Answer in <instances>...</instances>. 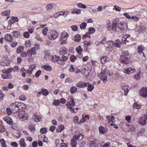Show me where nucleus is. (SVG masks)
Returning <instances> with one entry per match:
<instances>
[{
  "instance_id": "nucleus-1",
  "label": "nucleus",
  "mask_w": 147,
  "mask_h": 147,
  "mask_svg": "<svg viewBox=\"0 0 147 147\" xmlns=\"http://www.w3.org/2000/svg\"><path fill=\"white\" fill-rule=\"evenodd\" d=\"M59 53L61 55V58H60L59 56L54 55L52 56V61L53 62L58 61L59 64L63 65L64 63V50L63 48L60 49Z\"/></svg>"
},
{
  "instance_id": "nucleus-2",
  "label": "nucleus",
  "mask_w": 147,
  "mask_h": 147,
  "mask_svg": "<svg viewBox=\"0 0 147 147\" xmlns=\"http://www.w3.org/2000/svg\"><path fill=\"white\" fill-rule=\"evenodd\" d=\"M107 22V30L111 31L112 32H115L117 30V23L116 22V20L113 21L111 25L110 20H108Z\"/></svg>"
},
{
  "instance_id": "nucleus-3",
  "label": "nucleus",
  "mask_w": 147,
  "mask_h": 147,
  "mask_svg": "<svg viewBox=\"0 0 147 147\" xmlns=\"http://www.w3.org/2000/svg\"><path fill=\"white\" fill-rule=\"evenodd\" d=\"M24 105V104L22 103L16 102L15 103H12L11 106L12 110L13 111L14 113H16L19 111L20 108H22V106Z\"/></svg>"
},
{
  "instance_id": "nucleus-4",
  "label": "nucleus",
  "mask_w": 147,
  "mask_h": 147,
  "mask_svg": "<svg viewBox=\"0 0 147 147\" xmlns=\"http://www.w3.org/2000/svg\"><path fill=\"white\" fill-rule=\"evenodd\" d=\"M12 68H10L6 70H2V72L6 74V75H2V78L4 79L12 78H13L12 76L10 74L12 72Z\"/></svg>"
},
{
  "instance_id": "nucleus-5",
  "label": "nucleus",
  "mask_w": 147,
  "mask_h": 147,
  "mask_svg": "<svg viewBox=\"0 0 147 147\" xmlns=\"http://www.w3.org/2000/svg\"><path fill=\"white\" fill-rule=\"evenodd\" d=\"M58 36V33L54 30H50L48 35L49 38L51 40H54L56 39Z\"/></svg>"
},
{
  "instance_id": "nucleus-6",
  "label": "nucleus",
  "mask_w": 147,
  "mask_h": 147,
  "mask_svg": "<svg viewBox=\"0 0 147 147\" xmlns=\"http://www.w3.org/2000/svg\"><path fill=\"white\" fill-rule=\"evenodd\" d=\"M100 74V79L103 81V83H105L107 81V75L106 73V70H101Z\"/></svg>"
},
{
  "instance_id": "nucleus-7",
  "label": "nucleus",
  "mask_w": 147,
  "mask_h": 147,
  "mask_svg": "<svg viewBox=\"0 0 147 147\" xmlns=\"http://www.w3.org/2000/svg\"><path fill=\"white\" fill-rule=\"evenodd\" d=\"M35 46H37L36 49H38L39 47V45H36ZM36 47H35L34 48H32L31 49L28 50L27 51V55L29 57H31L32 55H35L36 53L35 50L36 49Z\"/></svg>"
},
{
  "instance_id": "nucleus-8",
  "label": "nucleus",
  "mask_w": 147,
  "mask_h": 147,
  "mask_svg": "<svg viewBox=\"0 0 147 147\" xmlns=\"http://www.w3.org/2000/svg\"><path fill=\"white\" fill-rule=\"evenodd\" d=\"M18 117L21 121L24 120L26 119V114L24 111H22L19 113Z\"/></svg>"
},
{
  "instance_id": "nucleus-9",
  "label": "nucleus",
  "mask_w": 147,
  "mask_h": 147,
  "mask_svg": "<svg viewBox=\"0 0 147 147\" xmlns=\"http://www.w3.org/2000/svg\"><path fill=\"white\" fill-rule=\"evenodd\" d=\"M125 25L124 26L123 24L122 23L117 24V28L119 29L121 33H124L126 32V30L125 29Z\"/></svg>"
},
{
  "instance_id": "nucleus-10",
  "label": "nucleus",
  "mask_w": 147,
  "mask_h": 147,
  "mask_svg": "<svg viewBox=\"0 0 147 147\" xmlns=\"http://www.w3.org/2000/svg\"><path fill=\"white\" fill-rule=\"evenodd\" d=\"M140 95L143 97L147 96V88H143L140 89L139 92Z\"/></svg>"
},
{
  "instance_id": "nucleus-11",
  "label": "nucleus",
  "mask_w": 147,
  "mask_h": 147,
  "mask_svg": "<svg viewBox=\"0 0 147 147\" xmlns=\"http://www.w3.org/2000/svg\"><path fill=\"white\" fill-rule=\"evenodd\" d=\"M147 119V116H144L143 117H140L139 120V123L141 125H145L146 124V121Z\"/></svg>"
},
{
  "instance_id": "nucleus-12",
  "label": "nucleus",
  "mask_w": 147,
  "mask_h": 147,
  "mask_svg": "<svg viewBox=\"0 0 147 147\" xmlns=\"http://www.w3.org/2000/svg\"><path fill=\"white\" fill-rule=\"evenodd\" d=\"M89 84V83H86L82 81H80L76 84V86L79 88H83L87 86V84Z\"/></svg>"
},
{
  "instance_id": "nucleus-13",
  "label": "nucleus",
  "mask_w": 147,
  "mask_h": 147,
  "mask_svg": "<svg viewBox=\"0 0 147 147\" xmlns=\"http://www.w3.org/2000/svg\"><path fill=\"white\" fill-rule=\"evenodd\" d=\"M120 60L122 63L125 64L128 63V60H129V59L126 56H120Z\"/></svg>"
},
{
  "instance_id": "nucleus-14",
  "label": "nucleus",
  "mask_w": 147,
  "mask_h": 147,
  "mask_svg": "<svg viewBox=\"0 0 147 147\" xmlns=\"http://www.w3.org/2000/svg\"><path fill=\"white\" fill-rule=\"evenodd\" d=\"M135 71V69L130 67L129 68H125L124 70V72L125 73L129 74H130L134 73Z\"/></svg>"
},
{
  "instance_id": "nucleus-15",
  "label": "nucleus",
  "mask_w": 147,
  "mask_h": 147,
  "mask_svg": "<svg viewBox=\"0 0 147 147\" xmlns=\"http://www.w3.org/2000/svg\"><path fill=\"white\" fill-rule=\"evenodd\" d=\"M33 118H34V121L36 122H38L40 121L42 118L41 117L38 115L37 113H35L33 116Z\"/></svg>"
},
{
  "instance_id": "nucleus-16",
  "label": "nucleus",
  "mask_w": 147,
  "mask_h": 147,
  "mask_svg": "<svg viewBox=\"0 0 147 147\" xmlns=\"http://www.w3.org/2000/svg\"><path fill=\"white\" fill-rule=\"evenodd\" d=\"M59 43L61 45L64 44V34L63 32L61 33Z\"/></svg>"
},
{
  "instance_id": "nucleus-17",
  "label": "nucleus",
  "mask_w": 147,
  "mask_h": 147,
  "mask_svg": "<svg viewBox=\"0 0 147 147\" xmlns=\"http://www.w3.org/2000/svg\"><path fill=\"white\" fill-rule=\"evenodd\" d=\"M13 38L12 36L9 34H6L5 36V40L9 42L12 41Z\"/></svg>"
},
{
  "instance_id": "nucleus-18",
  "label": "nucleus",
  "mask_w": 147,
  "mask_h": 147,
  "mask_svg": "<svg viewBox=\"0 0 147 147\" xmlns=\"http://www.w3.org/2000/svg\"><path fill=\"white\" fill-rule=\"evenodd\" d=\"M4 120L9 125H12L13 123V121L12 120L8 117L4 118Z\"/></svg>"
},
{
  "instance_id": "nucleus-19",
  "label": "nucleus",
  "mask_w": 147,
  "mask_h": 147,
  "mask_svg": "<svg viewBox=\"0 0 147 147\" xmlns=\"http://www.w3.org/2000/svg\"><path fill=\"white\" fill-rule=\"evenodd\" d=\"M122 44V42L120 40L117 39L114 43V46L117 47L119 48L121 47V45Z\"/></svg>"
},
{
  "instance_id": "nucleus-20",
  "label": "nucleus",
  "mask_w": 147,
  "mask_h": 147,
  "mask_svg": "<svg viewBox=\"0 0 147 147\" xmlns=\"http://www.w3.org/2000/svg\"><path fill=\"white\" fill-rule=\"evenodd\" d=\"M99 130L100 132L103 134L107 131V129L106 127L100 126L99 127Z\"/></svg>"
},
{
  "instance_id": "nucleus-21",
  "label": "nucleus",
  "mask_w": 147,
  "mask_h": 147,
  "mask_svg": "<svg viewBox=\"0 0 147 147\" xmlns=\"http://www.w3.org/2000/svg\"><path fill=\"white\" fill-rule=\"evenodd\" d=\"M20 144L21 147H26V144L25 142V140L23 138L20 139Z\"/></svg>"
},
{
  "instance_id": "nucleus-22",
  "label": "nucleus",
  "mask_w": 147,
  "mask_h": 147,
  "mask_svg": "<svg viewBox=\"0 0 147 147\" xmlns=\"http://www.w3.org/2000/svg\"><path fill=\"white\" fill-rule=\"evenodd\" d=\"M10 12V11L8 9L5 11L2 12L1 13V15L3 16H7V18L9 16Z\"/></svg>"
},
{
  "instance_id": "nucleus-23",
  "label": "nucleus",
  "mask_w": 147,
  "mask_h": 147,
  "mask_svg": "<svg viewBox=\"0 0 147 147\" xmlns=\"http://www.w3.org/2000/svg\"><path fill=\"white\" fill-rule=\"evenodd\" d=\"M77 141L76 139L72 138L71 139V144L72 147H76V146Z\"/></svg>"
},
{
  "instance_id": "nucleus-24",
  "label": "nucleus",
  "mask_w": 147,
  "mask_h": 147,
  "mask_svg": "<svg viewBox=\"0 0 147 147\" xmlns=\"http://www.w3.org/2000/svg\"><path fill=\"white\" fill-rule=\"evenodd\" d=\"M24 47L23 46H20L18 47L16 50V52L18 54L21 53L24 50Z\"/></svg>"
},
{
  "instance_id": "nucleus-25",
  "label": "nucleus",
  "mask_w": 147,
  "mask_h": 147,
  "mask_svg": "<svg viewBox=\"0 0 147 147\" xmlns=\"http://www.w3.org/2000/svg\"><path fill=\"white\" fill-rule=\"evenodd\" d=\"M71 13L73 14L76 13L77 14H78L81 13V10L76 9H73L71 10Z\"/></svg>"
},
{
  "instance_id": "nucleus-26",
  "label": "nucleus",
  "mask_w": 147,
  "mask_h": 147,
  "mask_svg": "<svg viewBox=\"0 0 147 147\" xmlns=\"http://www.w3.org/2000/svg\"><path fill=\"white\" fill-rule=\"evenodd\" d=\"M44 57L47 60H48L52 59V57L49 53H47L45 54Z\"/></svg>"
},
{
  "instance_id": "nucleus-27",
  "label": "nucleus",
  "mask_w": 147,
  "mask_h": 147,
  "mask_svg": "<svg viewBox=\"0 0 147 147\" xmlns=\"http://www.w3.org/2000/svg\"><path fill=\"white\" fill-rule=\"evenodd\" d=\"M64 126L63 125H61L58 126V128L57 129V132H60L63 130L64 128Z\"/></svg>"
},
{
  "instance_id": "nucleus-28",
  "label": "nucleus",
  "mask_w": 147,
  "mask_h": 147,
  "mask_svg": "<svg viewBox=\"0 0 147 147\" xmlns=\"http://www.w3.org/2000/svg\"><path fill=\"white\" fill-rule=\"evenodd\" d=\"M42 67L45 70L48 71H50L51 70V67L48 65H45L42 66Z\"/></svg>"
},
{
  "instance_id": "nucleus-29",
  "label": "nucleus",
  "mask_w": 147,
  "mask_h": 147,
  "mask_svg": "<svg viewBox=\"0 0 147 147\" xmlns=\"http://www.w3.org/2000/svg\"><path fill=\"white\" fill-rule=\"evenodd\" d=\"M77 6L79 8H83L85 9L86 8V6L84 4L82 3H79L77 4Z\"/></svg>"
},
{
  "instance_id": "nucleus-30",
  "label": "nucleus",
  "mask_w": 147,
  "mask_h": 147,
  "mask_svg": "<svg viewBox=\"0 0 147 147\" xmlns=\"http://www.w3.org/2000/svg\"><path fill=\"white\" fill-rule=\"evenodd\" d=\"M74 41L76 42H78L81 39V36L79 34H77L74 37Z\"/></svg>"
},
{
  "instance_id": "nucleus-31",
  "label": "nucleus",
  "mask_w": 147,
  "mask_h": 147,
  "mask_svg": "<svg viewBox=\"0 0 147 147\" xmlns=\"http://www.w3.org/2000/svg\"><path fill=\"white\" fill-rule=\"evenodd\" d=\"M107 57L106 56L103 57L100 59V61L101 63L103 64H105L107 61Z\"/></svg>"
},
{
  "instance_id": "nucleus-32",
  "label": "nucleus",
  "mask_w": 147,
  "mask_h": 147,
  "mask_svg": "<svg viewBox=\"0 0 147 147\" xmlns=\"http://www.w3.org/2000/svg\"><path fill=\"white\" fill-rule=\"evenodd\" d=\"M41 93L44 96H47L49 92L47 89H42Z\"/></svg>"
},
{
  "instance_id": "nucleus-33",
  "label": "nucleus",
  "mask_w": 147,
  "mask_h": 147,
  "mask_svg": "<svg viewBox=\"0 0 147 147\" xmlns=\"http://www.w3.org/2000/svg\"><path fill=\"white\" fill-rule=\"evenodd\" d=\"M143 50L144 49L142 47V45H141L138 47V50L139 53L141 54Z\"/></svg>"
},
{
  "instance_id": "nucleus-34",
  "label": "nucleus",
  "mask_w": 147,
  "mask_h": 147,
  "mask_svg": "<svg viewBox=\"0 0 147 147\" xmlns=\"http://www.w3.org/2000/svg\"><path fill=\"white\" fill-rule=\"evenodd\" d=\"M87 86L88 87V91H91L94 88L93 85L90 84H87Z\"/></svg>"
},
{
  "instance_id": "nucleus-35",
  "label": "nucleus",
  "mask_w": 147,
  "mask_h": 147,
  "mask_svg": "<svg viewBox=\"0 0 147 147\" xmlns=\"http://www.w3.org/2000/svg\"><path fill=\"white\" fill-rule=\"evenodd\" d=\"M77 88L75 86L71 87L70 90V91L71 93L73 94L76 92L77 91Z\"/></svg>"
},
{
  "instance_id": "nucleus-36",
  "label": "nucleus",
  "mask_w": 147,
  "mask_h": 147,
  "mask_svg": "<svg viewBox=\"0 0 147 147\" xmlns=\"http://www.w3.org/2000/svg\"><path fill=\"white\" fill-rule=\"evenodd\" d=\"M19 32L18 31H15L13 32V36L15 37H17L20 35Z\"/></svg>"
},
{
  "instance_id": "nucleus-37",
  "label": "nucleus",
  "mask_w": 147,
  "mask_h": 147,
  "mask_svg": "<svg viewBox=\"0 0 147 147\" xmlns=\"http://www.w3.org/2000/svg\"><path fill=\"white\" fill-rule=\"evenodd\" d=\"M53 6L51 4H49L46 7V9L48 11H50L53 8Z\"/></svg>"
},
{
  "instance_id": "nucleus-38",
  "label": "nucleus",
  "mask_w": 147,
  "mask_h": 147,
  "mask_svg": "<svg viewBox=\"0 0 147 147\" xmlns=\"http://www.w3.org/2000/svg\"><path fill=\"white\" fill-rule=\"evenodd\" d=\"M20 71L22 73V76L23 77L26 76V71L25 69L22 67L20 69Z\"/></svg>"
},
{
  "instance_id": "nucleus-39",
  "label": "nucleus",
  "mask_w": 147,
  "mask_h": 147,
  "mask_svg": "<svg viewBox=\"0 0 147 147\" xmlns=\"http://www.w3.org/2000/svg\"><path fill=\"white\" fill-rule=\"evenodd\" d=\"M48 29L46 27L42 29V33L45 36H46L47 33Z\"/></svg>"
},
{
  "instance_id": "nucleus-40",
  "label": "nucleus",
  "mask_w": 147,
  "mask_h": 147,
  "mask_svg": "<svg viewBox=\"0 0 147 147\" xmlns=\"http://www.w3.org/2000/svg\"><path fill=\"white\" fill-rule=\"evenodd\" d=\"M87 25V23L85 22H84L81 24L80 26V27L81 29L86 28Z\"/></svg>"
},
{
  "instance_id": "nucleus-41",
  "label": "nucleus",
  "mask_w": 147,
  "mask_h": 147,
  "mask_svg": "<svg viewBox=\"0 0 147 147\" xmlns=\"http://www.w3.org/2000/svg\"><path fill=\"white\" fill-rule=\"evenodd\" d=\"M123 89L124 90V95H126L128 93L129 90L128 89V87L127 86H124L123 87Z\"/></svg>"
},
{
  "instance_id": "nucleus-42",
  "label": "nucleus",
  "mask_w": 147,
  "mask_h": 147,
  "mask_svg": "<svg viewBox=\"0 0 147 147\" xmlns=\"http://www.w3.org/2000/svg\"><path fill=\"white\" fill-rule=\"evenodd\" d=\"M29 129L31 131H34L35 130L34 125H30L28 126Z\"/></svg>"
},
{
  "instance_id": "nucleus-43",
  "label": "nucleus",
  "mask_w": 147,
  "mask_h": 147,
  "mask_svg": "<svg viewBox=\"0 0 147 147\" xmlns=\"http://www.w3.org/2000/svg\"><path fill=\"white\" fill-rule=\"evenodd\" d=\"M95 31V29L93 27H90L88 29V32L90 34H92L94 33Z\"/></svg>"
},
{
  "instance_id": "nucleus-44",
  "label": "nucleus",
  "mask_w": 147,
  "mask_h": 147,
  "mask_svg": "<svg viewBox=\"0 0 147 147\" xmlns=\"http://www.w3.org/2000/svg\"><path fill=\"white\" fill-rule=\"evenodd\" d=\"M12 71L14 72H18L19 71V69L17 66H15L13 68H12Z\"/></svg>"
},
{
  "instance_id": "nucleus-45",
  "label": "nucleus",
  "mask_w": 147,
  "mask_h": 147,
  "mask_svg": "<svg viewBox=\"0 0 147 147\" xmlns=\"http://www.w3.org/2000/svg\"><path fill=\"white\" fill-rule=\"evenodd\" d=\"M74 123L76 124H78L79 123V122L78 121L79 119L78 117V116H76L74 117Z\"/></svg>"
},
{
  "instance_id": "nucleus-46",
  "label": "nucleus",
  "mask_w": 147,
  "mask_h": 147,
  "mask_svg": "<svg viewBox=\"0 0 147 147\" xmlns=\"http://www.w3.org/2000/svg\"><path fill=\"white\" fill-rule=\"evenodd\" d=\"M76 59V57L74 55H71L70 57V61L72 62H74Z\"/></svg>"
},
{
  "instance_id": "nucleus-47",
  "label": "nucleus",
  "mask_w": 147,
  "mask_h": 147,
  "mask_svg": "<svg viewBox=\"0 0 147 147\" xmlns=\"http://www.w3.org/2000/svg\"><path fill=\"white\" fill-rule=\"evenodd\" d=\"M90 33L88 32H86L82 37V38L83 39H85L87 37H88V38H90Z\"/></svg>"
},
{
  "instance_id": "nucleus-48",
  "label": "nucleus",
  "mask_w": 147,
  "mask_h": 147,
  "mask_svg": "<svg viewBox=\"0 0 147 147\" xmlns=\"http://www.w3.org/2000/svg\"><path fill=\"white\" fill-rule=\"evenodd\" d=\"M27 53L25 52H22L21 53V57L22 58H26L27 56Z\"/></svg>"
},
{
  "instance_id": "nucleus-49",
  "label": "nucleus",
  "mask_w": 147,
  "mask_h": 147,
  "mask_svg": "<svg viewBox=\"0 0 147 147\" xmlns=\"http://www.w3.org/2000/svg\"><path fill=\"white\" fill-rule=\"evenodd\" d=\"M40 132L42 134H45L47 132V128H42L40 129Z\"/></svg>"
},
{
  "instance_id": "nucleus-50",
  "label": "nucleus",
  "mask_w": 147,
  "mask_h": 147,
  "mask_svg": "<svg viewBox=\"0 0 147 147\" xmlns=\"http://www.w3.org/2000/svg\"><path fill=\"white\" fill-rule=\"evenodd\" d=\"M133 107L134 108H136L138 109H140L141 108V107L140 105L136 103H135L133 105Z\"/></svg>"
},
{
  "instance_id": "nucleus-51",
  "label": "nucleus",
  "mask_w": 147,
  "mask_h": 147,
  "mask_svg": "<svg viewBox=\"0 0 147 147\" xmlns=\"http://www.w3.org/2000/svg\"><path fill=\"white\" fill-rule=\"evenodd\" d=\"M25 46L26 48L29 47H30L31 44L30 40L26 41L25 43Z\"/></svg>"
},
{
  "instance_id": "nucleus-52",
  "label": "nucleus",
  "mask_w": 147,
  "mask_h": 147,
  "mask_svg": "<svg viewBox=\"0 0 147 147\" xmlns=\"http://www.w3.org/2000/svg\"><path fill=\"white\" fill-rule=\"evenodd\" d=\"M76 50L77 52L79 54L81 53L83 51V49L81 48L80 46H79L78 47H77Z\"/></svg>"
},
{
  "instance_id": "nucleus-53",
  "label": "nucleus",
  "mask_w": 147,
  "mask_h": 147,
  "mask_svg": "<svg viewBox=\"0 0 147 147\" xmlns=\"http://www.w3.org/2000/svg\"><path fill=\"white\" fill-rule=\"evenodd\" d=\"M129 55V53L127 51L124 50L122 53V55L121 56H127Z\"/></svg>"
},
{
  "instance_id": "nucleus-54",
  "label": "nucleus",
  "mask_w": 147,
  "mask_h": 147,
  "mask_svg": "<svg viewBox=\"0 0 147 147\" xmlns=\"http://www.w3.org/2000/svg\"><path fill=\"white\" fill-rule=\"evenodd\" d=\"M59 100H54L53 102V105L56 106L59 105Z\"/></svg>"
},
{
  "instance_id": "nucleus-55",
  "label": "nucleus",
  "mask_w": 147,
  "mask_h": 147,
  "mask_svg": "<svg viewBox=\"0 0 147 147\" xmlns=\"http://www.w3.org/2000/svg\"><path fill=\"white\" fill-rule=\"evenodd\" d=\"M18 42L16 41H13L11 42L10 45L11 47L13 48L15 47L17 45Z\"/></svg>"
},
{
  "instance_id": "nucleus-56",
  "label": "nucleus",
  "mask_w": 147,
  "mask_h": 147,
  "mask_svg": "<svg viewBox=\"0 0 147 147\" xmlns=\"http://www.w3.org/2000/svg\"><path fill=\"white\" fill-rule=\"evenodd\" d=\"M11 146L12 147H17L18 144L16 142H13L11 143Z\"/></svg>"
},
{
  "instance_id": "nucleus-57",
  "label": "nucleus",
  "mask_w": 147,
  "mask_h": 147,
  "mask_svg": "<svg viewBox=\"0 0 147 147\" xmlns=\"http://www.w3.org/2000/svg\"><path fill=\"white\" fill-rule=\"evenodd\" d=\"M89 145L90 147H95V143L94 141H92L90 142Z\"/></svg>"
},
{
  "instance_id": "nucleus-58",
  "label": "nucleus",
  "mask_w": 147,
  "mask_h": 147,
  "mask_svg": "<svg viewBox=\"0 0 147 147\" xmlns=\"http://www.w3.org/2000/svg\"><path fill=\"white\" fill-rule=\"evenodd\" d=\"M41 73V71L40 70L37 71L36 73L35 76L37 78H38L40 76Z\"/></svg>"
},
{
  "instance_id": "nucleus-59",
  "label": "nucleus",
  "mask_w": 147,
  "mask_h": 147,
  "mask_svg": "<svg viewBox=\"0 0 147 147\" xmlns=\"http://www.w3.org/2000/svg\"><path fill=\"white\" fill-rule=\"evenodd\" d=\"M140 74L139 73H138L134 76V78H135L136 80H138L140 79Z\"/></svg>"
},
{
  "instance_id": "nucleus-60",
  "label": "nucleus",
  "mask_w": 147,
  "mask_h": 147,
  "mask_svg": "<svg viewBox=\"0 0 147 147\" xmlns=\"http://www.w3.org/2000/svg\"><path fill=\"white\" fill-rule=\"evenodd\" d=\"M69 104L70 105H72L73 106L75 105V103L74 102V100L73 98H71L69 101Z\"/></svg>"
},
{
  "instance_id": "nucleus-61",
  "label": "nucleus",
  "mask_w": 147,
  "mask_h": 147,
  "mask_svg": "<svg viewBox=\"0 0 147 147\" xmlns=\"http://www.w3.org/2000/svg\"><path fill=\"white\" fill-rule=\"evenodd\" d=\"M30 36L29 33L28 32H26L24 34V37L26 38H28Z\"/></svg>"
},
{
  "instance_id": "nucleus-62",
  "label": "nucleus",
  "mask_w": 147,
  "mask_h": 147,
  "mask_svg": "<svg viewBox=\"0 0 147 147\" xmlns=\"http://www.w3.org/2000/svg\"><path fill=\"white\" fill-rule=\"evenodd\" d=\"M19 99L21 100H24L26 99V98L25 95H23L20 96L19 97Z\"/></svg>"
},
{
  "instance_id": "nucleus-63",
  "label": "nucleus",
  "mask_w": 147,
  "mask_h": 147,
  "mask_svg": "<svg viewBox=\"0 0 147 147\" xmlns=\"http://www.w3.org/2000/svg\"><path fill=\"white\" fill-rule=\"evenodd\" d=\"M71 28L74 31H76L78 29V26L76 25L72 26H71Z\"/></svg>"
},
{
  "instance_id": "nucleus-64",
  "label": "nucleus",
  "mask_w": 147,
  "mask_h": 147,
  "mask_svg": "<svg viewBox=\"0 0 147 147\" xmlns=\"http://www.w3.org/2000/svg\"><path fill=\"white\" fill-rule=\"evenodd\" d=\"M6 112L9 115L11 114L12 112L10 108H7L6 109Z\"/></svg>"
}]
</instances>
